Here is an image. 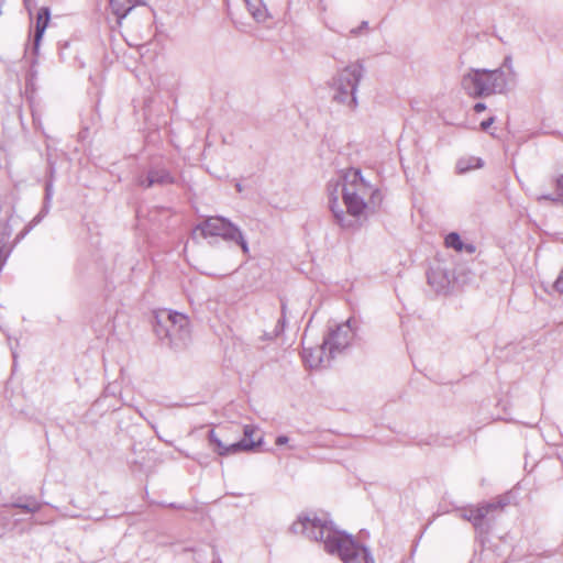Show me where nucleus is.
<instances>
[{"label":"nucleus","mask_w":563,"mask_h":563,"mask_svg":"<svg viewBox=\"0 0 563 563\" xmlns=\"http://www.w3.org/2000/svg\"><path fill=\"white\" fill-rule=\"evenodd\" d=\"M341 180L334 185L333 180L328 184L329 208L340 227L355 228L360 216L366 209L377 208L383 196L364 179L358 168L346 169Z\"/></svg>","instance_id":"1"},{"label":"nucleus","mask_w":563,"mask_h":563,"mask_svg":"<svg viewBox=\"0 0 563 563\" xmlns=\"http://www.w3.org/2000/svg\"><path fill=\"white\" fill-rule=\"evenodd\" d=\"M290 531L323 542L324 549L338 554L343 563H375L368 549L360 545L351 534L333 530L327 521L316 516H299L290 526Z\"/></svg>","instance_id":"2"},{"label":"nucleus","mask_w":563,"mask_h":563,"mask_svg":"<svg viewBox=\"0 0 563 563\" xmlns=\"http://www.w3.org/2000/svg\"><path fill=\"white\" fill-rule=\"evenodd\" d=\"M509 75L503 68L470 69L462 77V88L472 98L488 97L494 93H504L507 90Z\"/></svg>","instance_id":"3"},{"label":"nucleus","mask_w":563,"mask_h":563,"mask_svg":"<svg viewBox=\"0 0 563 563\" xmlns=\"http://www.w3.org/2000/svg\"><path fill=\"white\" fill-rule=\"evenodd\" d=\"M154 331L162 341L173 349H183L190 342L188 318L179 312L162 310L154 314Z\"/></svg>","instance_id":"4"},{"label":"nucleus","mask_w":563,"mask_h":563,"mask_svg":"<svg viewBox=\"0 0 563 563\" xmlns=\"http://www.w3.org/2000/svg\"><path fill=\"white\" fill-rule=\"evenodd\" d=\"M364 74V66L361 62L344 67L333 78V100L345 104L351 110L356 109V90Z\"/></svg>","instance_id":"5"},{"label":"nucleus","mask_w":563,"mask_h":563,"mask_svg":"<svg viewBox=\"0 0 563 563\" xmlns=\"http://www.w3.org/2000/svg\"><path fill=\"white\" fill-rule=\"evenodd\" d=\"M196 231H200L203 238L220 236L227 242L239 245L244 254L249 253L247 242L240 228L223 217L206 219L197 225Z\"/></svg>","instance_id":"6"},{"label":"nucleus","mask_w":563,"mask_h":563,"mask_svg":"<svg viewBox=\"0 0 563 563\" xmlns=\"http://www.w3.org/2000/svg\"><path fill=\"white\" fill-rule=\"evenodd\" d=\"M508 504V497L499 496L495 500L465 510L463 517L471 521L474 528L481 533H488L496 519V515H499Z\"/></svg>","instance_id":"7"},{"label":"nucleus","mask_w":563,"mask_h":563,"mask_svg":"<svg viewBox=\"0 0 563 563\" xmlns=\"http://www.w3.org/2000/svg\"><path fill=\"white\" fill-rule=\"evenodd\" d=\"M20 223L21 219L14 214L13 202L8 198L0 200V262L9 255L13 230Z\"/></svg>","instance_id":"8"},{"label":"nucleus","mask_w":563,"mask_h":563,"mask_svg":"<svg viewBox=\"0 0 563 563\" xmlns=\"http://www.w3.org/2000/svg\"><path fill=\"white\" fill-rule=\"evenodd\" d=\"M350 322L351 321L347 320L345 323L336 325L335 329L330 330L328 335L323 339V344L333 357L335 352H341L350 344L352 339Z\"/></svg>","instance_id":"9"},{"label":"nucleus","mask_w":563,"mask_h":563,"mask_svg":"<svg viewBox=\"0 0 563 563\" xmlns=\"http://www.w3.org/2000/svg\"><path fill=\"white\" fill-rule=\"evenodd\" d=\"M176 183V178L170 172L161 165H154L148 168L146 174L139 176L137 184L143 188L153 186H167Z\"/></svg>","instance_id":"10"},{"label":"nucleus","mask_w":563,"mask_h":563,"mask_svg":"<svg viewBox=\"0 0 563 563\" xmlns=\"http://www.w3.org/2000/svg\"><path fill=\"white\" fill-rule=\"evenodd\" d=\"M302 358L310 368L325 367L333 356L322 343L317 347H303Z\"/></svg>","instance_id":"11"},{"label":"nucleus","mask_w":563,"mask_h":563,"mask_svg":"<svg viewBox=\"0 0 563 563\" xmlns=\"http://www.w3.org/2000/svg\"><path fill=\"white\" fill-rule=\"evenodd\" d=\"M209 445L217 452L219 455H229L241 452V448L246 446L245 441H238L230 444H224L221 439L218 437L217 432L211 429L208 433Z\"/></svg>","instance_id":"12"},{"label":"nucleus","mask_w":563,"mask_h":563,"mask_svg":"<svg viewBox=\"0 0 563 563\" xmlns=\"http://www.w3.org/2000/svg\"><path fill=\"white\" fill-rule=\"evenodd\" d=\"M52 197H53V186L51 183H47L46 186H45V198H44V205L41 209V211L33 218V220L23 229V231H21L15 240H14V243L19 242L21 239H23L25 236V234L29 233V231L35 227L36 224H38L46 216L47 213L49 212V208H51V200H52Z\"/></svg>","instance_id":"13"},{"label":"nucleus","mask_w":563,"mask_h":563,"mask_svg":"<svg viewBox=\"0 0 563 563\" xmlns=\"http://www.w3.org/2000/svg\"><path fill=\"white\" fill-rule=\"evenodd\" d=\"M145 0H109L111 12L117 16L120 22L129 12L136 5H144Z\"/></svg>","instance_id":"14"},{"label":"nucleus","mask_w":563,"mask_h":563,"mask_svg":"<svg viewBox=\"0 0 563 563\" xmlns=\"http://www.w3.org/2000/svg\"><path fill=\"white\" fill-rule=\"evenodd\" d=\"M428 284L435 289V291H441L445 289L450 284V277L448 272L444 269L437 267L431 268L427 273Z\"/></svg>","instance_id":"15"},{"label":"nucleus","mask_w":563,"mask_h":563,"mask_svg":"<svg viewBox=\"0 0 563 563\" xmlns=\"http://www.w3.org/2000/svg\"><path fill=\"white\" fill-rule=\"evenodd\" d=\"M51 13L48 8H41L36 16V25L34 32V52L38 51L40 42L48 25Z\"/></svg>","instance_id":"16"},{"label":"nucleus","mask_w":563,"mask_h":563,"mask_svg":"<svg viewBox=\"0 0 563 563\" xmlns=\"http://www.w3.org/2000/svg\"><path fill=\"white\" fill-rule=\"evenodd\" d=\"M256 428L253 426H245L244 427V438L241 441L246 442V446L241 448L242 451H254L256 448H258L262 442L263 438L260 437L257 440L254 439V434L256 433Z\"/></svg>","instance_id":"17"},{"label":"nucleus","mask_w":563,"mask_h":563,"mask_svg":"<svg viewBox=\"0 0 563 563\" xmlns=\"http://www.w3.org/2000/svg\"><path fill=\"white\" fill-rule=\"evenodd\" d=\"M250 13L257 22H264L267 19V10L262 0H244Z\"/></svg>","instance_id":"18"},{"label":"nucleus","mask_w":563,"mask_h":563,"mask_svg":"<svg viewBox=\"0 0 563 563\" xmlns=\"http://www.w3.org/2000/svg\"><path fill=\"white\" fill-rule=\"evenodd\" d=\"M483 166V161L477 157L462 158L456 164V170L459 174H465L472 169L479 168Z\"/></svg>","instance_id":"19"},{"label":"nucleus","mask_w":563,"mask_h":563,"mask_svg":"<svg viewBox=\"0 0 563 563\" xmlns=\"http://www.w3.org/2000/svg\"><path fill=\"white\" fill-rule=\"evenodd\" d=\"M555 194L554 195H544L541 198L545 200H550L553 202H562L563 203V173L555 177Z\"/></svg>","instance_id":"20"},{"label":"nucleus","mask_w":563,"mask_h":563,"mask_svg":"<svg viewBox=\"0 0 563 563\" xmlns=\"http://www.w3.org/2000/svg\"><path fill=\"white\" fill-rule=\"evenodd\" d=\"M446 247L453 249L457 252H462L464 250V243L462 242L460 235L456 232H451L445 236L444 241Z\"/></svg>","instance_id":"21"},{"label":"nucleus","mask_w":563,"mask_h":563,"mask_svg":"<svg viewBox=\"0 0 563 563\" xmlns=\"http://www.w3.org/2000/svg\"><path fill=\"white\" fill-rule=\"evenodd\" d=\"M11 506L29 514H34L41 508V504L34 498H30L27 503H13Z\"/></svg>","instance_id":"22"},{"label":"nucleus","mask_w":563,"mask_h":563,"mask_svg":"<svg viewBox=\"0 0 563 563\" xmlns=\"http://www.w3.org/2000/svg\"><path fill=\"white\" fill-rule=\"evenodd\" d=\"M285 324H286V318L282 317L277 324H276V328H275V336L279 335L284 329H285Z\"/></svg>","instance_id":"23"},{"label":"nucleus","mask_w":563,"mask_h":563,"mask_svg":"<svg viewBox=\"0 0 563 563\" xmlns=\"http://www.w3.org/2000/svg\"><path fill=\"white\" fill-rule=\"evenodd\" d=\"M285 324H286V318L282 317L277 324H276V328H275V336L279 335L284 329H285Z\"/></svg>","instance_id":"24"},{"label":"nucleus","mask_w":563,"mask_h":563,"mask_svg":"<svg viewBox=\"0 0 563 563\" xmlns=\"http://www.w3.org/2000/svg\"><path fill=\"white\" fill-rule=\"evenodd\" d=\"M285 324H286V318L282 317L277 324H276V328H275V336L279 335L284 329H285Z\"/></svg>","instance_id":"25"},{"label":"nucleus","mask_w":563,"mask_h":563,"mask_svg":"<svg viewBox=\"0 0 563 563\" xmlns=\"http://www.w3.org/2000/svg\"><path fill=\"white\" fill-rule=\"evenodd\" d=\"M554 287L559 292L563 294V268L554 283Z\"/></svg>","instance_id":"26"},{"label":"nucleus","mask_w":563,"mask_h":563,"mask_svg":"<svg viewBox=\"0 0 563 563\" xmlns=\"http://www.w3.org/2000/svg\"><path fill=\"white\" fill-rule=\"evenodd\" d=\"M367 26H368L367 21H363L358 27H356V29H352V30H351V33H352L354 36H357V35L361 33V31H362V30L367 29Z\"/></svg>","instance_id":"27"},{"label":"nucleus","mask_w":563,"mask_h":563,"mask_svg":"<svg viewBox=\"0 0 563 563\" xmlns=\"http://www.w3.org/2000/svg\"><path fill=\"white\" fill-rule=\"evenodd\" d=\"M495 122L494 117H489L487 120L481 122V129L486 131Z\"/></svg>","instance_id":"28"},{"label":"nucleus","mask_w":563,"mask_h":563,"mask_svg":"<svg viewBox=\"0 0 563 563\" xmlns=\"http://www.w3.org/2000/svg\"><path fill=\"white\" fill-rule=\"evenodd\" d=\"M288 441H289V439H288L287 435H278L276 438V444L277 445H284V444L288 443Z\"/></svg>","instance_id":"29"},{"label":"nucleus","mask_w":563,"mask_h":563,"mask_svg":"<svg viewBox=\"0 0 563 563\" xmlns=\"http://www.w3.org/2000/svg\"><path fill=\"white\" fill-rule=\"evenodd\" d=\"M484 110H486V104H485V103H483V102H477V103H475V104H474V111H475L476 113H481V112H483Z\"/></svg>","instance_id":"30"},{"label":"nucleus","mask_w":563,"mask_h":563,"mask_svg":"<svg viewBox=\"0 0 563 563\" xmlns=\"http://www.w3.org/2000/svg\"><path fill=\"white\" fill-rule=\"evenodd\" d=\"M465 252L472 254L475 252V246L473 244H464V250Z\"/></svg>","instance_id":"31"},{"label":"nucleus","mask_w":563,"mask_h":563,"mask_svg":"<svg viewBox=\"0 0 563 563\" xmlns=\"http://www.w3.org/2000/svg\"><path fill=\"white\" fill-rule=\"evenodd\" d=\"M287 306L285 302H282V317L286 318Z\"/></svg>","instance_id":"32"},{"label":"nucleus","mask_w":563,"mask_h":563,"mask_svg":"<svg viewBox=\"0 0 563 563\" xmlns=\"http://www.w3.org/2000/svg\"><path fill=\"white\" fill-rule=\"evenodd\" d=\"M510 64H511V58L510 57H506L505 60H504V66L510 67Z\"/></svg>","instance_id":"33"},{"label":"nucleus","mask_w":563,"mask_h":563,"mask_svg":"<svg viewBox=\"0 0 563 563\" xmlns=\"http://www.w3.org/2000/svg\"><path fill=\"white\" fill-rule=\"evenodd\" d=\"M235 188H236V190H238L239 192H241V191H242V186H241V184H239V183H238V184L235 185Z\"/></svg>","instance_id":"34"}]
</instances>
